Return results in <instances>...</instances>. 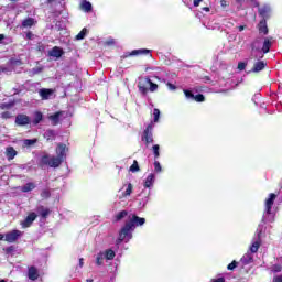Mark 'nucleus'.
Instances as JSON below:
<instances>
[{"label":"nucleus","mask_w":282,"mask_h":282,"mask_svg":"<svg viewBox=\"0 0 282 282\" xmlns=\"http://www.w3.org/2000/svg\"><path fill=\"white\" fill-rule=\"evenodd\" d=\"M144 224H147L145 218L139 217L135 214L129 216V220L126 221L124 226L119 231V237L116 240L117 246H120V243H122L127 237L131 239V237H133L131 232H133L138 226H144Z\"/></svg>","instance_id":"nucleus-1"},{"label":"nucleus","mask_w":282,"mask_h":282,"mask_svg":"<svg viewBox=\"0 0 282 282\" xmlns=\"http://www.w3.org/2000/svg\"><path fill=\"white\" fill-rule=\"evenodd\" d=\"M139 91L142 96H147L149 91H158V84L153 83L150 77H145L144 82H139Z\"/></svg>","instance_id":"nucleus-2"},{"label":"nucleus","mask_w":282,"mask_h":282,"mask_svg":"<svg viewBox=\"0 0 282 282\" xmlns=\"http://www.w3.org/2000/svg\"><path fill=\"white\" fill-rule=\"evenodd\" d=\"M41 162L45 166H51V169H58V166H61V164H63L64 161L58 156L50 158V155L45 154L42 156Z\"/></svg>","instance_id":"nucleus-3"},{"label":"nucleus","mask_w":282,"mask_h":282,"mask_svg":"<svg viewBox=\"0 0 282 282\" xmlns=\"http://www.w3.org/2000/svg\"><path fill=\"white\" fill-rule=\"evenodd\" d=\"M141 140L145 143V147L153 144V123L148 124L144 129Z\"/></svg>","instance_id":"nucleus-4"},{"label":"nucleus","mask_w":282,"mask_h":282,"mask_svg":"<svg viewBox=\"0 0 282 282\" xmlns=\"http://www.w3.org/2000/svg\"><path fill=\"white\" fill-rule=\"evenodd\" d=\"M276 202V194L270 193L268 198L264 200V213L265 215H272V206Z\"/></svg>","instance_id":"nucleus-5"},{"label":"nucleus","mask_w":282,"mask_h":282,"mask_svg":"<svg viewBox=\"0 0 282 282\" xmlns=\"http://www.w3.org/2000/svg\"><path fill=\"white\" fill-rule=\"evenodd\" d=\"M22 235L23 232H21V230L13 229L4 235V241H7V243H14L15 241H19V237Z\"/></svg>","instance_id":"nucleus-6"},{"label":"nucleus","mask_w":282,"mask_h":282,"mask_svg":"<svg viewBox=\"0 0 282 282\" xmlns=\"http://www.w3.org/2000/svg\"><path fill=\"white\" fill-rule=\"evenodd\" d=\"M15 124L17 127H28V124L32 123V120L30 119V116L25 113H19L15 116Z\"/></svg>","instance_id":"nucleus-7"},{"label":"nucleus","mask_w":282,"mask_h":282,"mask_svg":"<svg viewBox=\"0 0 282 282\" xmlns=\"http://www.w3.org/2000/svg\"><path fill=\"white\" fill-rule=\"evenodd\" d=\"M67 151H68V149H67V145L65 143H58L57 144L56 155L63 162H65V160H67Z\"/></svg>","instance_id":"nucleus-8"},{"label":"nucleus","mask_w":282,"mask_h":282,"mask_svg":"<svg viewBox=\"0 0 282 282\" xmlns=\"http://www.w3.org/2000/svg\"><path fill=\"white\" fill-rule=\"evenodd\" d=\"M39 217V215H36V213L31 212L25 219L21 223L22 228H30V226H32V224H34V221H36V218Z\"/></svg>","instance_id":"nucleus-9"},{"label":"nucleus","mask_w":282,"mask_h":282,"mask_svg":"<svg viewBox=\"0 0 282 282\" xmlns=\"http://www.w3.org/2000/svg\"><path fill=\"white\" fill-rule=\"evenodd\" d=\"M272 43H274V37H264L263 44H262V52L264 54H268L270 52V48L272 47Z\"/></svg>","instance_id":"nucleus-10"},{"label":"nucleus","mask_w":282,"mask_h":282,"mask_svg":"<svg viewBox=\"0 0 282 282\" xmlns=\"http://www.w3.org/2000/svg\"><path fill=\"white\" fill-rule=\"evenodd\" d=\"M39 269H36V267L34 265L30 267L28 271V278L30 279V281L39 280Z\"/></svg>","instance_id":"nucleus-11"},{"label":"nucleus","mask_w":282,"mask_h":282,"mask_svg":"<svg viewBox=\"0 0 282 282\" xmlns=\"http://www.w3.org/2000/svg\"><path fill=\"white\" fill-rule=\"evenodd\" d=\"M267 66L268 64L265 62L259 61L253 64L251 72H253V74H259V72H263V69H265Z\"/></svg>","instance_id":"nucleus-12"},{"label":"nucleus","mask_w":282,"mask_h":282,"mask_svg":"<svg viewBox=\"0 0 282 282\" xmlns=\"http://www.w3.org/2000/svg\"><path fill=\"white\" fill-rule=\"evenodd\" d=\"M63 54H65V52L63 51V48H61L58 46H54L48 52V56H52L53 58H61V56H63Z\"/></svg>","instance_id":"nucleus-13"},{"label":"nucleus","mask_w":282,"mask_h":282,"mask_svg":"<svg viewBox=\"0 0 282 282\" xmlns=\"http://www.w3.org/2000/svg\"><path fill=\"white\" fill-rule=\"evenodd\" d=\"M258 31L260 34L268 35L270 30L268 29V20H261L258 24Z\"/></svg>","instance_id":"nucleus-14"},{"label":"nucleus","mask_w":282,"mask_h":282,"mask_svg":"<svg viewBox=\"0 0 282 282\" xmlns=\"http://www.w3.org/2000/svg\"><path fill=\"white\" fill-rule=\"evenodd\" d=\"M61 116H63V111H57L51 116H48V120H51L53 127H56L61 122Z\"/></svg>","instance_id":"nucleus-15"},{"label":"nucleus","mask_w":282,"mask_h":282,"mask_svg":"<svg viewBox=\"0 0 282 282\" xmlns=\"http://www.w3.org/2000/svg\"><path fill=\"white\" fill-rule=\"evenodd\" d=\"M54 94V90L50 88H42L39 90V95L41 96L42 100H50V96Z\"/></svg>","instance_id":"nucleus-16"},{"label":"nucleus","mask_w":282,"mask_h":282,"mask_svg":"<svg viewBox=\"0 0 282 282\" xmlns=\"http://www.w3.org/2000/svg\"><path fill=\"white\" fill-rule=\"evenodd\" d=\"M271 9L269 7H262L258 9V13L262 17V20L268 21L270 19Z\"/></svg>","instance_id":"nucleus-17"},{"label":"nucleus","mask_w":282,"mask_h":282,"mask_svg":"<svg viewBox=\"0 0 282 282\" xmlns=\"http://www.w3.org/2000/svg\"><path fill=\"white\" fill-rule=\"evenodd\" d=\"M80 10H83V12H91V10H94V7L91 6V2L87 1V0H82L80 4H79Z\"/></svg>","instance_id":"nucleus-18"},{"label":"nucleus","mask_w":282,"mask_h":282,"mask_svg":"<svg viewBox=\"0 0 282 282\" xmlns=\"http://www.w3.org/2000/svg\"><path fill=\"white\" fill-rule=\"evenodd\" d=\"M141 54L143 55L150 54V56H152L151 50H148V48L133 50L128 54V56H140Z\"/></svg>","instance_id":"nucleus-19"},{"label":"nucleus","mask_w":282,"mask_h":282,"mask_svg":"<svg viewBox=\"0 0 282 282\" xmlns=\"http://www.w3.org/2000/svg\"><path fill=\"white\" fill-rule=\"evenodd\" d=\"M240 261L242 265H250V263L254 261V258L252 257V253H245Z\"/></svg>","instance_id":"nucleus-20"},{"label":"nucleus","mask_w":282,"mask_h":282,"mask_svg":"<svg viewBox=\"0 0 282 282\" xmlns=\"http://www.w3.org/2000/svg\"><path fill=\"white\" fill-rule=\"evenodd\" d=\"M37 213H39L40 217H42V219H47V217H50V214L52 213V210H50V208L40 206L37 208Z\"/></svg>","instance_id":"nucleus-21"},{"label":"nucleus","mask_w":282,"mask_h":282,"mask_svg":"<svg viewBox=\"0 0 282 282\" xmlns=\"http://www.w3.org/2000/svg\"><path fill=\"white\" fill-rule=\"evenodd\" d=\"M33 116H34V118H33L32 124L34 127H36L37 124H41V122H43V112L35 111Z\"/></svg>","instance_id":"nucleus-22"},{"label":"nucleus","mask_w":282,"mask_h":282,"mask_svg":"<svg viewBox=\"0 0 282 282\" xmlns=\"http://www.w3.org/2000/svg\"><path fill=\"white\" fill-rule=\"evenodd\" d=\"M155 182V174H149L144 182V188H151Z\"/></svg>","instance_id":"nucleus-23"},{"label":"nucleus","mask_w":282,"mask_h":282,"mask_svg":"<svg viewBox=\"0 0 282 282\" xmlns=\"http://www.w3.org/2000/svg\"><path fill=\"white\" fill-rule=\"evenodd\" d=\"M259 248H261V240H256L249 248L252 254H257L259 252Z\"/></svg>","instance_id":"nucleus-24"},{"label":"nucleus","mask_w":282,"mask_h":282,"mask_svg":"<svg viewBox=\"0 0 282 282\" xmlns=\"http://www.w3.org/2000/svg\"><path fill=\"white\" fill-rule=\"evenodd\" d=\"M6 155L9 161L12 160L13 158H17V150H14L12 147H9L6 150Z\"/></svg>","instance_id":"nucleus-25"},{"label":"nucleus","mask_w":282,"mask_h":282,"mask_svg":"<svg viewBox=\"0 0 282 282\" xmlns=\"http://www.w3.org/2000/svg\"><path fill=\"white\" fill-rule=\"evenodd\" d=\"M35 188H36V185L32 182H29L24 186H22L21 191L22 193H30V191H34Z\"/></svg>","instance_id":"nucleus-26"},{"label":"nucleus","mask_w":282,"mask_h":282,"mask_svg":"<svg viewBox=\"0 0 282 282\" xmlns=\"http://www.w3.org/2000/svg\"><path fill=\"white\" fill-rule=\"evenodd\" d=\"M105 259L113 261V259H116V251H113V249H107L105 252Z\"/></svg>","instance_id":"nucleus-27"},{"label":"nucleus","mask_w":282,"mask_h":282,"mask_svg":"<svg viewBox=\"0 0 282 282\" xmlns=\"http://www.w3.org/2000/svg\"><path fill=\"white\" fill-rule=\"evenodd\" d=\"M12 107H14V101L0 104V109L2 111H9V109H11Z\"/></svg>","instance_id":"nucleus-28"},{"label":"nucleus","mask_w":282,"mask_h":282,"mask_svg":"<svg viewBox=\"0 0 282 282\" xmlns=\"http://www.w3.org/2000/svg\"><path fill=\"white\" fill-rule=\"evenodd\" d=\"M127 215H129V212H127V210H121V212H119V213L115 216V221H122V219H124V217H127Z\"/></svg>","instance_id":"nucleus-29"},{"label":"nucleus","mask_w":282,"mask_h":282,"mask_svg":"<svg viewBox=\"0 0 282 282\" xmlns=\"http://www.w3.org/2000/svg\"><path fill=\"white\" fill-rule=\"evenodd\" d=\"M34 25V18H26L22 21V28H32Z\"/></svg>","instance_id":"nucleus-30"},{"label":"nucleus","mask_w":282,"mask_h":282,"mask_svg":"<svg viewBox=\"0 0 282 282\" xmlns=\"http://www.w3.org/2000/svg\"><path fill=\"white\" fill-rule=\"evenodd\" d=\"M88 30L87 28H84L77 35H76V40L77 41H83V39H85L88 34Z\"/></svg>","instance_id":"nucleus-31"},{"label":"nucleus","mask_w":282,"mask_h":282,"mask_svg":"<svg viewBox=\"0 0 282 282\" xmlns=\"http://www.w3.org/2000/svg\"><path fill=\"white\" fill-rule=\"evenodd\" d=\"M271 272H273V274H279V272H282V264H273L271 267Z\"/></svg>","instance_id":"nucleus-32"},{"label":"nucleus","mask_w":282,"mask_h":282,"mask_svg":"<svg viewBox=\"0 0 282 282\" xmlns=\"http://www.w3.org/2000/svg\"><path fill=\"white\" fill-rule=\"evenodd\" d=\"M105 263V254L98 253L96 258V264L97 265H102Z\"/></svg>","instance_id":"nucleus-33"},{"label":"nucleus","mask_w":282,"mask_h":282,"mask_svg":"<svg viewBox=\"0 0 282 282\" xmlns=\"http://www.w3.org/2000/svg\"><path fill=\"white\" fill-rule=\"evenodd\" d=\"M140 171V165L138 164V161H133L132 165L130 166V172L131 173H138Z\"/></svg>","instance_id":"nucleus-34"},{"label":"nucleus","mask_w":282,"mask_h":282,"mask_svg":"<svg viewBox=\"0 0 282 282\" xmlns=\"http://www.w3.org/2000/svg\"><path fill=\"white\" fill-rule=\"evenodd\" d=\"M52 197V193L50 189H43L41 193V198L42 199H50Z\"/></svg>","instance_id":"nucleus-35"},{"label":"nucleus","mask_w":282,"mask_h":282,"mask_svg":"<svg viewBox=\"0 0 282 282\" xmlns=\"http://www.w3.org/2000/svg\"><path fill=\"white\" fill-rule=\"evenodd\" d=\"M152 151L154 154V160H158V158H160V145H158V144L153 145Z\"/></svg>","instance_id":"nucleus-36"},{"label":"nucleus","mask_w":282,"mask_h":282,"mask_svg":"<svg viewBox=\"0 0 282 282\" xmlns=\"http://www.w3.org/2000/svg\"><path fill=\"white\" fill-rule=\"evenodd\" d=\"M10 64L13 65L14 67H21V65H23V61L17 59V58H11Z\"/></svg>","instance_id":"nucleus-37"},{"label":"nucleus","mask_w":282,"mask_h":282,"mask_svg":"<svg viewBox=\"0 0 282 282\" xmlns=\"http://www.w3.org/2000/svg\"><path fill=\"white\" fill-rule=\"evenodd\" d=\"M131 193H133V185L131 183H129L128 187L123 194V197H129V195H131Z\"/></svg>","instance_id":"nucleus-38"},{"label":"nucleus","mask_w":282,"mask_h":282,"mask_svg":"<svg viewBox=\"0 0 282 282\" xmlns=\"http://www.w3.org/2000/svg\"><path fill=\"white\" fill-rule=\"evenodd\" d=\"M194 100L196 102H204L206 100V97L203 94L194 95Z\"/></svg>","instance_id":"nucleus-39"},{"label":"nucleus","mask_w":282,"mask_h":282,"mask_svg":"<svg viewBox=\"0 0 282 282\" xmlns=\"http://www.w3.org/2000/svg\"><path fill=\"white\" fill-rule=\"evenodd\" d=\"M36 142H39L37 139H25L24 140L25 147H32L33 144H36Z\"/></svg>","instance_id":"nucleus-40"},{"label":"nucleus","mask_w":282,"mask_h":282,"mask_svg":"<svg viewBox=\"0 0 282 282\" xmlns=\"http://www.w3.org/2000/svg\"><path fill=\"white\" fill-rule=\"evenodd\" d=\"M1 118H2V120H10V118H13V116H12V112H10V111H3L1 113Z\"/></svg>","instance_id":"nucleus-41"},{"label":"nucleus","mask_w":282,"mask_h":282,"mask_svg":"<svg viewBox=\"0 0 282 282\" xmlns=\"http://www.w3.org/2000/svg\"><path fill=\"white\" fill-rule=\"evenodd\" d=\"M153 116H154V122H159L160 121V109L154 108Z\"/></svg>","instance_id":"nucleus-42"},{"label":"nucleus","mask_w":282,"mask_h":282,"mask_svg":"<svg viewBox=\"0 0 282 282\" xmlns=\"http://www.w3.org/2000/svg\"><path fill=\"white\" fill-rule=\"evenodd\" d=\"M237 265H239V262H237L236 260H234L231 263H229L227 265V270H235V268H237Z\"/></svg>","instance_id":"nucleus-43"},{"label":"nucleus","mask_w":282,"mask_h":282,"mask_svg":"<svg viewBox=\"0 0 282 282\" xmlns=\"http://www.w3.org/2000/svg\"><path fill=\"white\" fill-rule=\"evenodd\" d=\"M184 95L186 98H192V100H194V98H195V95L193 94V91H191L188 89L184 90Z\"/></svg>","instance_id":"nucleus-44"},{"label":"nucleus","mask_w":282,"mask_h":282,"mask_svg":"<svg viewBox=\"0 0 282 282\" xmlns=\"http://www.w3.org/2000/svg\"><path fill=\"white\" fill-rule=\"evenodd\" d=\"M154 170L156 173H162V165L158 161H154Z\"/></svg>","instance_id":"nucleus-45"},{"label":"nucleus","mask_w":282,"mask_h":282,"mask_svg":"<svg viewBox=\"0 0 282 282\" xmlns=\"http://www.w3.org/2000/svg\"><path fill=\"white\" fill-rule=\"evenodd\" d=\"M41 72H43V67L39 66V67H34L32 69V74L36 75V74H41Z\"/></svg>","instance_id":"nucleus-46"},{"label":"nucleus","mask_w":282,"mask_h":282,"mask_svg":"<svg viewBox=\"0 0 282 282\" xmlns=\"http://www.w3.org/2000/svg\"><path fill=\"white\" fill-rule=\"evenodd\" d=\"M247 65H248V64H246L245 62H239V63H238V69H239L240 72H243V69H246Z\"/></svg>","instance_id":"nucleus-47"},{"label":"nucleus","mask_w":282,"mask_h":282,"mask_svg":"<svg viewBox=\"0 0 282 282\" xmlns=\"http://www.w3.org/2000/svg\"><path fill=\"white\" fill-rule=\"evenodd\" d=\"M4 251L7 254H12V252H14V246L7 247Z\"/></svg>","instance_id":"nucleus-48"},{"label":"nucleus","mask_w":282,"mask_h":282,"mask_svg":"<svg viewBox=\"0 0 282 282\" xmlns=\"http://www.w3.org/2000/svg\"><path fill=\"white\" fill-rule=\"evenodd\" d=\"M272 282H282V274L273 276Z\"/></svg>","instance_id":"nucleus-49"},{"label":"nucleus","mask_w":282,"mask_h":282,"mask_svg":"<svg viewBox=\"0 0 282 282\" xmlns=\"http://www.w3.org/2000/svg\"><path fill=\"white\" fill-rule=\"evenodd\" d=\"M220 6H221V8H228V1H226V0H220Z\"/></svg>","instance_id":"nucleus-50"},{"label":"nucleus","mask_w":282,"mask_h":282,"mask_svg":"<svg viewBox=\"0 0 282 282\" xmlns=\"http://www.w3.org/2000/svg\"><path fill=\"white\" fill-rule=\"evenodd\" d=\"M203 0H194V8H199Z\"/></svg>","instance_id":"nucleus-51"},{"label":"nucleus","mask_w":282,"mask_h":282,"mask_svg":"<svg viewBox=\"0 0 282 282\" xmlns=\"http://www.w3.org/2000/svg\"><path fill=\"white\" fill-rule=\"evenodd\" d=\"M169 89H177V87L174 84L167 83Z\"/></svg>","instance_id":"nucleus-52"},{"label":"nucleus","mask_w":282,"mask_h":282,"mask_svg":"<svg viewBox=\"0 0 282 282\" xmlns=\"http://www.w3.org/2000/svg\"><path fill=\"white\" fill-rule=\"evenodd\" d=\"M238 30H239V32H243V30H246V25L238 26Z\"/></svg>","instance_id":"nucleus-53"},{"label":"nucleus","mask_w":282,"mask_h":282,"mask_svg":"<svg viewBox=\"0 0 282 282\" xmlns=\"http://www.w3.org/2000/svg\"><path fill=\"white\" fill-rule=\"evenodd\" d=\"M84 261H85V259H83V258L79 259V268H83Z\"/></svg>","instance_id":"nucleus-54"},{"label":"nucleus","mask_w":282,"mask_h":282,"mask_svg":"<svg viewBox=\"0 0 282 282\" xmlns=\"http://www.w3.org/2000/svg\"><path fill=\"white\" fill-rule=\"evenodd\" d=\"M203 10H204V12H210V8L209 7H204Z\"/></svg>","instance_id":"nucleus-55"},{"label":"nucleus","mask_w":282,"mask_h":282,"mask_svg":"<svg viewBox=\"0 0 282 282\" xmlns=\"http://www.w3.org/2000/svg\"><path fill=\"white\" fill-rule=\"evenodd\" d=\"M26 39H32V32L26 33Z\"/></svg>","instance_id":"nucleus-56"},{"label":"nucleus","mask_w":282,"mask_h":282,"mask_svg":"<svg viewBox=\"0 0 282 282\" xmlns=\"http://www.w3.org/2000/svg\"><path fill=\"white\" fill-rule=\"evenodd\" d=\"M6 39V35L4 34H0V43L1 41H3Z\"/></svg>","instance_id":"nucleus-57"},{"label":"nucleus","mask_w":282,"mask_h":282,"mask_svg":"<svg viewBox=\"0 0 282 282\" xmlns=\"http://www.w3.org/2000/svg\"><path fill=\"white\" fill-rule=\"evenodd\" d=\"M6 239V236L3 234H0V241H3Z\"/></svg>","instance_id":"nucleus-58"},{"label":"nucleus","mask_w":282,"mask_h":282,"mask_svg":"<svg viewBox=\"0 0 282 282\" xmlns=\"http://www.w3.org/2000/svg\"><path fill=\"white\" fill-rule=\"evenodd\" d=\"M2 72H8V68L0 67V74H1Z\"/></svg>","instance_id":"nucleus-59"},{"label":"nucleus","mask_w":282,"mask_h":282,"mask_svg":"<svg viewBox=\"0 0 282 282\" xmlns=\"http://www.w3.org/2000/svg\"><path fill=\"white\" fill-rule=\"evenodd\" d=\"M37 50L41 52V50H44L43 44L37 46Z\"/></svg>","instance_id":"nucleus-60"},{"label":"nucleus","mask_w":282,"mask_h":282,"mask_svg":"<svg viewBox=\"0 0 282 282\" xmlns=\"http://www.w3.org/2000/svg\"><path fill=\"white\" fill-rule=\"evenodd\" d=\"M47 1V3H54V1H56V0H46Z\"/></svg>","instance_id":"nucleus-61"},{"label":"nucleus","mask_w":282,"mask_h":282,"mask_svg":"<svg viewBox=\"0 0 282 282\" xmlns=\"http://www.w3.org/2000/svg\"><path fill=\"white\" fill-rule=\"evenodd\" d=\"M243 0H236L237 3H241Z\"/></svg>","instance_id":"nucleus-62"},{"label":"nucleus","mask_w":282,"mask_h":282,"mask_svg":"<svg viewBox=\"0 0 282 282\" xmlns=\"http://www.w3.org/2000/svg\"><path fill=\"white\" fill-rule=\"evenodd\" d=\"M87 282H94V280L93 279H88Z\"/></svg>","instance_id":"nucleus-63"},{"label":"nucleus","mask_w":282,"mask_h":282,"mask_svg":"<svg viewBox=\"0 0 282 282\" xmlns=\"http://www.w3.org/2000/svg\"><path fill=\"white\" fill-rule=\"evenodd\" d=\"M251 50H254V43H253V44H251Z\"/></svg>","instance_id":"nucleus-64"}]
</instances>
